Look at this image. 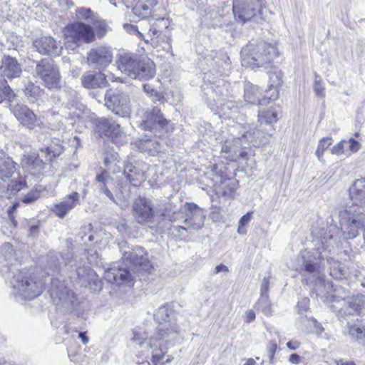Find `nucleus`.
Segmentation results:
<instances>
[{
  "instance_id": "1",
  "label": "nucleus",
  "mask_w": 365,
  "mask_h": 365,
  "mask_svg": "<svg viewBox=\"0 0 365 365\" xmlns=\"http://www.w3.org/2000/svg\"><path fill=\"white\" fill-rule=\"evenodd\" d=\"M178 312L174 302L166 303L160 306L154 313V319L159 325L157 327L154 336L150 339L149 346L153 348L155 341H160V348L154 349L153 352V363L155 365L163 364L171 361L170 356L163 361L168 351L166 344L170 340L179 337L180 329L177 324Z\"/></svg>"
},
{
  "instance_id": "2",
  "label": "nucleus",
  "mask_w": 365,
  "mask_h": 365,
  "mask_svg": "<svg viewBox=\"0 0 365 365\" xmlns=\"http://www.w3.org/2000/svg\"><path fill=\"white\" fill-rule=\"evenodd\" d=\"M122 259L126 268L113 267L106 272L105 278L110 282L133 284L132 272L151 274L155 269L149 259L148 254L140 247H120Z\"/></svg>"
},
{
  "instance_id": "3",
  "label": "nucleus",
  "mask_w": 365,
  "mask_h": 365,
  "mask_svg": "<svg viewBox=\"0 0 365 365\" xmlns=\"http://www.w3.org/2000/svg\"><path fill=\"white\" fill-rule=\"evenodd\" d=\"M351 205L339 212L340 230L346 239H354L359 235L361 223L364 222L365 213V180L358 179L349 187Z\"/></svg>"
},
{
  "instance_id": "4",
  "label": "nucleus",
  "mask_w": 365,
  "mask_h": 365,
  "mask_svg": "<svg viewBox=\"0 0 365 365\" xmlns=\"http://www.w3.org/2000/svg\"><path fill=\"white\" fill-rule=\"evenodd\" d=\"M276 56L274 46L264 41H252L242 48L241 63L242 66L252 70L268 68Z\"/></svg>"
},
{
  "instance_id": "5",
  "label": "nucleus",
  "mask_w": 365,
  "mask_h": 365,
  "mask_svg": "<svg viewBox=\"0 0 365 365\" xmlns=\"http://www.w3.org/2000/svg\"><path fill=\"white\" fill-rule=\"evenodd\" d=\"M5 277L9 281L16 297L33 299L43 292V283L41 279L32 277L27 272L15 267H8Z\"/></svg>"
},
{
  "instance_id": "6",
  "label": "nucleus",
  "mask_w": 365,
  "mask_h": 365,
  "mask_svg": "<svg viewBox=\"0 0 365 365\" xmlns=\"http://www.w3.org/2000/svg\"><path fill=\"white\" fill-rule=\"evenodd\" d=\"M318 255L317 257L314 253L304 251L301 252L297 257V264L296 269L298 270L301 274L307 279H304L306 284L310 283H322L324 282V276L321 270L319 262L323 258L322 253L316 252Z\"/></svg>"
},
{
  "instance_id": "7",
  "label": "nucleus",
  "mask_w": 365,
  "mask_h": 365,
  "mask_svg": "<svg viewBox=\"0 0 365 365\" xmlns=\"http://www.w3.org/2000/svg\"><path fill=\"white\" fill-rule=\"evenodd\" d=\"M95 33L91 25L78 21L71 24L65 29V46L74 51L82 43H90L95 41Z\"/></svg>"
},
{
  "instance_id": "8",
  "label": "nucleus",
  "mask_w": 365,
  "mask_h": 365,
  "mask_svg": "<svg viewBox=\"0 0 365 365\" xmlns=\"http://www.w3.org/2000/svg\"><path fill=\"white\" fill-rule=\"evenodd\" d=\"M264 0H233L232 11L238 22L245 23L251 20L257 13L262 14Z\"/></svg>"
},
{
  "instance_id": "9",
  "label": "nucleus",
  "mask_w": 365,
  "mask_h": 365,
  "mask_svg": "<svg viewBox=\"0 0 365 365\" xmlns=\"http://www.w3.org/2000/svg\"><path fill=\"white\" fill-rule=\"evenodd\" d=\"M105 106L120 117H127L130 112L129 96L120 90H109L106 92Z\"/></svg>"
},
{
  "instance_id": "10",
  "label": "nucleus",
  "mask_w": 365,
  "mask_h": 365,
  "mask_svg": "<svg viewBox=\"0 0 365 365\" xmlns=\"http://www.w3.org/2000/svg\"><path fill=\"white\" fill-rule=\"evenodd\" d=\"M35 73L47 88L51 89L60 87L61 76L52 61L45 59L38 62L35 68Z\"/></svg>"
},
{
  "instance_id": "11",
  "label": "nucleus",
  "mask_w": 365,
  "mask_h": 365,
  "mask_svg": "<svg viewBox=\"0 0 365 365\" xmlns=\"http://www.w3.org/2000/svg\"><path fill=\"white\" fill-rule=\"evenodd\" d=\"M50 296L56 305H61L69 309L75 301L74 293L66 285L64 281L59 279H52L50 288Z\"/></svg>"
},
{
  "instance_id": "12",
  "label": "nucleus",
  "mask_w": 365,
  "mask_h": 365,
  "mask_svg": "<svg viewBox=\"0 0 365 365\" xmlns=\"http://www.w3.org/2000/svg\"><path fill=\"white\" fill-rule=\"evenodd\" d=\"M133 214L139 224L149 225L154 222L155 210L151 200L146 197H138L133 204Z\"/></svg>"
},
{
  "instance_id": "13",
  "label": "nucleus",
  "mask_w": 365,
  "mask_h": 365,
  "mask_svg": "<svg viewBox=\"0 0 365 365\" xmlns=\"http://www.w3.org/2000/svg\"><path fill=\"white\" fill-rule=\"evenodd\" d=\"M184 224L189 230H198L204 225L205 215L196 204L186 202L182 207Z\"/></svg>"
},
{
  "instance_id": "14",
  "label": "nucleus",
  "mask_w": 365,
  "mask_h": 365,
  "mask_svg": "<svg viewBox=\"0 0 365 365\" xmlns=\"http://www.w3.org/2000/svg\"><path fill=\"white\" fill-rule=\"evenodd\" d=\"M339 317L341 318L342 323L346 322V324L344 329V334L349 336L353 340H357L362 344L365 343V339H364L365 323H363L362 320L356 316L339 315Z\"/></svg>"
},
{
  "instance_id": "15",
  "label": "nucleus",
  "mask_w": 365,
  "mask_h": 365,
  "mask_svg": "<svg viewBox=\"0 0 365 365\" xmlns=\"http://www.w3.org/2000/svg\"><path fill=\"white\" fill-rule=\"evenodd\" d=\"M140 57L133 53L122 52L118 54L117 59L118 68L125 75L136 79L137 66Z\"/></svg>"
},
{
  "instance_id": "16",
  "label": "nucleus",
  "mask_w": 365,
  "mask_h": 365,
  "mask_svg": "<svg viewBox=\"0 0 365 365\" xmlns=\"http://www.w3.org/2000/svg\"><path fill=\"white\" fill-rule=\"evenodd\" d=\"M34 46L36 51L43 55L58 56L63 47L60 42H57L51 36H42L34 41Z\"/></svg>"
},
{
  "instance_id": "17",
  "label": "nucleus",
  "mask_w": 365,
  "mask_h": 365,
  "mask_svg": "<svg viewBox=\"0 0 365 365\" xmlns=\"http://www.w3.org/2000/svg\"><path fill=\"white\" fill-rule=\"evenodd\" d=\"M167 123L160 110L155 107L145 112L141 126L143 129L153 130L163 128Z\"/></svg>"
},
{
  "instance_id": "18",
  "label": "nucleus",
  "mask_w": 365,
  "mask_h": 365,
  "mask_svg": "<svg viewBox=\"0 0 365 365\" xmlns=\"http://www.w3.org/2000/svg\"><path fill=\"white\" fill-rule=\"evenodd\" d=\"M14 114L23 125L29 129H34L41 123L34 113L24 105H16L14 108Z\"/></svg>"
},
{
  "instance_id": "19",
  "label": "nucleus",
  "mask_w": 365,
  "mask_h": 365,
  "mask_svg": "<svg viewBox=\"0 0 365 365\" xmlns=\"http://www.w3.org/2000/svg\"><path fill=\"white\" fill-rule=\"evenodd\" d=\"M113 60V53L108 47H98L92 49L88 55V61L90 63L101 68L108 66Z\"/></svg>"
},
{
  "instance_id": "20",
  "label": "nucleus",
  "mask_w": 365,
  "mask_h": 365,
  "mask_svg": "<svg viewBox=\"0 0 365 365\" xmlns=\"http://www.w3.org/2000/svg\"><path fill=\"white\" fill-rule=\"evenodd\" d=\"M348 306L339 311V315L358 317L365 307V295L357 294L352 296L347 300Z\"/></svg>"
},
{
  "instance_id": "21",
  "label": "nucleus",
  "mask_w": 365,
  "mask_h": 365,
  "mask_svg": "<svg viewBox=\"0 0 365 365\" xmlns=\"http://www.w3.org/2000/svg\"><path fill=\"white\" fill-rule=\"evenodd\" d=\"M361 148V144L357 140L350 138L349 140H341L330 148V153L336 156L356 153Z\"/></svg>"
},
{
  "instance_id": "22",
  "label": "nucleus",
  "mask_w": 365,
  "mask_h": 365,
  "mask_svg": "<svg viewBox=\"0 0 365 365\" xmlns=\"http://www.w3.org/2000/svg\"><path fill=\"white\" fill-rule=\"evenodd\" d=\"M1 74L8 78L19 77L22 70L20 64L15 58L4 56L0 67Z\"/></svg>"
},
{
  "instance_id": "23",
  "label": "nucleus",
  "mask_w": 365,
  "mask_h": 365,
  "mask_svg": "<svg viewBox=\"0 0 365 365\" xmlns=\"http://www.w3.org/2000/svg\"><path fill=\"white\" fill-rule=\"evenodd\" d=\"M79 201V194L76 192L67 195L63 201L54 205L53 212L61 218L64 217L73 210Z\"/></svg>"
},
{
  "instance_id": "24",
  "label": "nucleus",
  "mask_w": 365,
  "mask_h": 365,
  "mask_svg": "<svg viewBox=\"0 0 365 365\" xmlns=\"http://www.w3.org/2000/svg\"><path fill=\"white\" fill-rule=\"evenodd\" d=\"M78 281L83 286L93 284L95 289H101V281L98 279L95 272L89 267H80L76 269Z\"/></svg>"
},
{
  "instance_id": "25",
  "label": "nucleus",
  "mask_w": 365,
  "mask_h": 365,
  "mask_svg": "<svg viewBox=\"0 0 365 365\" xmlns=\"http://www.w3.org/2000/svg\"><path fill=\"white\" fill-rule=\"evenodd\" d=\"M238 188V182L235 179L224 178L220 180L219 185L216 186V195L219 197L232 199Z\"/></svg>"
},
{
  "instance_id": "26",
  "label": "nucleus",
  "mask_w": 365,
  "mask_h": 365,
  "mask_svg": "<svg viewBox=\"0 0 365 365\" xmlns=\"http://www.w3.org/2000/svg\"><path fill=\"white\" fill-rule=\"evenodd\" d=\"M269 277H264L260 287V297L258 299L256 307L261 310L265 315L272 314L271 304L269 299Z\"/></svg>"
},
{
  "instance_id": "27",
  "label": "nucleus",
  "mask_w": 365,
  "mask_h": 365,
  "mask_svg": "<svg viewBox=\"0 0 365 365\" xmlns=\"http://www.w3.org/2000/svg\"><path fill=\"white\" fill-rule=\"evenodd\" d=\"M82 85L86 88L107 86L106 76L101 73H86L81 78Z\"/></svg>"
},
{
  "instance_id": "28",
  "label": "nucleus",
  "mask_w": 365,
  "mask_h": 365,
  "mask_svg": "<svg viewBox=\"0 0 365 365\" xmlns=\"http://www.w3.org/2000/svg\"><path fill=\"white\" fill-rule=\"evenodd\" d=\"M261 92L257 86L247 83L245 86V101L252 105H264L268 103V98H260Z\"/></svg>"
},
{
  "instance_id": "29",
  "label": "nucleus",
  "mask_w": 365,
  "mask_h": 365,
  "mask_svg": "<svg viewBox=\"0 0 365 365\" xmlns=\"http://www.w3.org/2000/svg\"><path fill=\"white\" fill-rule=\"evenodd\" d=\"M95 130L101 136L110 137L113 130L118 129V123L112 119L98 118L94 120Z\"/></svg>"
},
{
  "instance_id": "30",
  "label": "nucleus",
  "mask_w": 365,
  "mask_h": 365,
  "mask_svg": "<svg viewBox=\"0 0 365 365\" xmlns=\"http://www.w3.org/2000/svg\"><path fill=\"white\" fill-rule=\"evenodd\" d=\"M136 78H151L155 74V66L150 58H143L139 60V63L136 69Z\"/></svg>"
},
{
  "instance_id": "31",
  "label": "nucleus",
  "mask_w": 365,
  "mask_h": 365,
  "mask_svg": "<svg viewBox=\"0 0 365 365\" xmlns=\"http://www.w3.org/2000/svg\"><path fill=\"white\" fill-rule=\"evenodd\" d=\"M154 336V334H153ZM152 335L148 337V332L143 328L138 327L134 329L133 331V336L131 340L135 345H138L139 346H142L144 344H146L147 347H149L152 349V353L153 352L154 349L160 348V341L156 342L154 345L153 348H151L149 346L150 339Z\"/></svg>"
},
{
  "instance_id": "32",
  "label": "nucleus",
  "mask_w": 365,
  "mask_h": 365,
  "mask_svg": "<svg viewBox=\"0 0 365 365\" xmlns=\"http://www.w3.org/2000/svg\"><path fill=\"white\" fill-rule=\"evenodd\" d=\"M269 71V90H274L269 99H276L278 97V88L282 83V73L277 68L270 66Z\"/></svg>"
},
{
  "instance_id": "33",
  "label": "nucleus",
  "mask_w": 365,
  "mask_h": 365,
  "mask_svg": "<svg viewBox=\"0 0 365 365\" xmlns=\"http://www.w3.org/2000/svg\"><path fill=\"white\" fill-rule=\"evenodd\" d=\"M160 214L172 222L180 220L183 218L182 208L178 210L175 205L170 202L165 205L164 208L160 211Z\"/></svg>"
},
{
  "instance_id": "34",
  "label": "nucleus",
  "mask_w": 365,
  "mask_h": 365,
  "mask_svg": "<svg viewBox=\"0 0 365 365\" xmlns=\"http://www.w3.org/2000/svg\"><path fill=\"white\" fill-rule=\"evenodd\" d=\"M16 163L14 161H0V179L6 180L13 175L19 177V174L16 172Z\"/></svg>"
},
{
  "instance_id": "35",
  "label": "nucleus",
  "mask_w": 365,
  "mask_h": 365,
  "mask_svg": "<svg viewBox=\"0 0 365 365\" xmlns=\"http://www.w3.org/2000/svg\"><path fill=\"white\" fill-rule=\"evenodd\" d=\"M123 166V173L130 182L135 180V176L140 175L143 172L130 161H118Z\"/></svg>"
},
{
  "instance_id": "36",
  "label": "nucleus",
  "mask_w": 365,
  "mask_h": 365,
  "mask_svg": "<svg viewBox=\"0 0 365 365\" xmlns=\"http://www.w3.org/2000/svg\"><path fill=\"white\" fill-rule=\"evenodd\" d=\"M300 323L307 329L313 328V331L319 336H321L324 331V328L314 317L302 316L300 317Z\"/></svg>"
},
{
  "instance_id": "37",
  "label": "nucleus",
  "mask_w": 365,
  "mask_h": 365,
  "mask_svg": "<svg viewBox=\"0 0 365 365\" xmlns=\"http://www.w3.org/2000/svg\"><path fill=\"white\" fill-rule=\"evenodd\" d=\"M156 145H159V143L157 141H153L151 139L145 138V139H140L138 141H136L133 143H131V145L133 148H136L141 153L144 152H148L150 153H153L152 147L155 149V150L157 149Z\"/></svg>"
},
{
  "instance_id": "38",
  "label": "nucleus",
  "mask_w": 365,
  "mask_h": 365,
  "mask_svg": "<svg viewBox=\"0 0 365 365\" xmlns=\"http://www.w3.org/2000/svg\"><path fill=\"white\" fill-rule=\"evenodd\" d=\"M153 9L145 4L137 0L133 7L132 13L135 16L140 19H145L150 16Z\"/></svg>"
},
{
  "instance_id": "39",
  "label": "nucleus",
  "mask_w": 365,
  "mask_h": 365,
  "mask_svg": "<svg viewBox=\"0 0 365 365\" xmlns=\"http://www.w3.org/2000/svg\"><path fill=\"white\" fill-rule=\"evenodd\" d=\"M242 128V133H239L238 135L235 136L233 138L236 143H237L238 141H241V142L251 141L252 142L253 140L254 136L258 135L259 134V130H253L252 132L250 128H249V130H247L246 126L239 125V128Z\"/></svg>"
},
{
  "instance_id": "40",
  "label": "nucleus",
  "mask_w": 365,
  "mask_h": 365,
  "mask_svg": "<svg viewBox=\"0 0 365 365\" xmlns=\"http://www.w3.org/2000/svg\"><path fill=\"white\" fill-rule=\"evenodd\" d=\"M11 178H13L9 182L6 181L5 192L11 191V193H16L26 187V183L21 180H17L19 178L17 175H13Z\"/></svg>"
},
{
  "instance_id": "41",
  "label": "nucleus",
  "mask_w": 365,
  "mask_h": 365,
  "mask_svg": "<svg viewBox=\"0 0 365 365\" xmlns=\"http://www.w3.org/2000/svg\"><path fill=\"white\" fill-rule=\"evenodd\" d=\"M98 189L103 192L109 199L114 201V196L110 190L108 188L107 183V173L103 172L96 176Z\"/></svg>"
},
{
  "instance_id": "42",
  "label": "nucleus",
  "mask_w": 365,
  "mask_h": 365,
  "mask_svg": "<svg viewBox=\"0 0 365 365\" xmlns=\"http://www.w3.org/2000/svg\"><path fill=\"white\" fill-rule=\"evenodd\" d=\"M93 25V29L97 36L99 38L103 37L108 30V26L104 20L100 19L96 16L95 20H93L91 23Z\"/></svg>"
},
{
  "instance_id": "43",
  "label": "nucleus",
  "mask_w": 365,
  "mask_h": 365,
  "mask_svg": "<svg viewBox=\"0 0 365 365\" xmlns=\"http://www.w3.org/2000/svg\"><path fill=\"white\" fill-rule=\"evenodd\" d=\"M41 93L42 90L41 88L32 82H29L26 86L25 94L29 101L31 103L35 102V101L41 96Z\"/></svg>"
},
{
  "instance_id": "44",
  "label": "nucleus",
  "mask_w": 365,
  "mask_h": 365,
  "mask_svg": "<svg viewBox=\"0 0 365 365\" xmlns=\"http://www.w3.org/2000/svg\"><path fill=\"white\" fill-rule=\"evenodd\" d=\"M328 262L331 264L330 266V275L336 279H341L345 277L346 273L344 269V267L339 262H333L331 263L329 259Z\"/></svg>"
},
{
  "instance_id": "45",
  "label": "nucleus",
  "mask_w": 365,
  "mask_h": 365,
  "mask_svg": "<svg viewBox=\"0 0 365 365\" xmlns=\"http://www.w3.org/2000/svg\"><path fill=\"white\" fill-rule=\"evenodd\" d=\"M76 16L78 20L85 21L90 24L95 20V18L96 17L91 9L85 7L77 9L76 10Z\"/></svg>"
},
{
  "instance_id": "46",
  "label": "nucleus",
  "mask_w": 365,
  "mask_h": 365,
  "mask_svg": "<svg viewBox=\"0 0 365 365\" xmlns=\"http://www.w3.org/2000/svg\"><path fill=\"white\" fill-rule=\"evenodd\" d=\"M333 142V139L331 137H324L319 140L317 150L315 151V155L319 159L322 158L324 153L327 150L328 148H331Z\"/></svg>"
},
{
  "instance_id": "47",
  "label": "nucleus",
  "mask_w": 365,
  "mask_h": 365,
  "mask_svg": "<svg viewBox=\"0 0 365 365\" xmlns=\"http://www.w3.org/2000/svg\"><path fill=\"white\" fill-rule=\"evenodd\" d=\"M1 252L7 264L12 265L13 262L16 261V253L11 243H4L1 247Z\"/></svg>"
},
{
  "instance_id": "48",
  "label": "nucleus",
  "mask_w": 365,
  "mask_h": 365,
  "mask_svg": "<svg viewBox=\"0 0 365 365\" xmlns=\"http://www.w3.org/2000/svg\"><path fill=\"white\" fill-rule=\"evenodd\" d=\"M41 153L45 154L41 157L52 160L53 158L59 157V155L63 153V148L60 145H51L46 147L45 149H41Z\"/></svg>"
},
{
  "instance_id": "49",
  "label": "nucleus",
  "mask_w": 365,
  "mask_h": 365,
  "mask_svg": "<svg viewBox=\"0 0 365 365\" xmlns=\"http://www.w3.org/2000/svg\"><path fill=\"white\" fill-rule=\"evenodd\" d=\"M110 138L116 145H123L128 141V135L122 130L119 124H118V129L113 130Z\"/></svg>"
},
{
  "instance_id": "50",
  "label": "nucleus",
  "mask_w": 365,
  "mask_h": 365,
  "mask_svg": "<svg viewBox=\"0 0 365 365\" xmlns=\"http://www.w3.org/2000/svg\"><path fill=\"white\" fill-rule=\"evenodd\" d=\"M258 117L260 123H272L277 120V114L273 110L259 111Z\"/></svg>"
},
{
  "instance_id": "51",
  "label": "nucleus",
  "mask_w": 365,
  "mask_h": 365,
  "mask_svg": "<svg viewBox=\"0 0 365 365\" xmlns=\"http://www.w3.org/2000/svg\"><path fill=\"white\" fill-rule=\"evenodd\" d=\"M14 96V93L7 81L5 79L0 78V103L6 98L11 99Z\"/></svg>"
},
{
  "instance_id": "52",
  "label": "nucleus",
  "mask_w": 365,
  "mask_h": 365,
  "mask_svg": "<svg viewBox=\"0 0 365 365\" xmlns=\"http://www.w3.org/2000/svg\"><path fill=\"white\" fill-rule=\"evenodd\" d=\"M43 190L44 189L41 186L36 187L23 197L22 202L26 204L35 202L41 197V193Z\"/></svg>"
},
{
  "instance_id": "53",
  "label": "nucleus",
  "mask_w": 365,
  "mask_h": 365,
  "mask_svg": "<svg viewBox=\"0 0 365 365\" xmlns=\"http://www.w3.org/2000/svg\"><path fill=\"white\" fill-rule=\"evenodd\" d=\"M124 29L130 34H135L139 38L143 39L145 43H148L149 40L144 38V35L142 32L138 31V29L136 26L125 24L123 25Z\"/></svg>"
},
{
  "instance_id": "54",
  "label": "nucleus",
  "mask_w": 365,
  "mask_h": 365,
  "mask_svg": "<svg viewBox=\"0 0 365 365\" xmlns=\"http://www.w3.org/2000/svg\"><path fill=\"white\" fill-rule=\"evenodd\" d=\"M217 63L223 67L224 70H228L230 67V61L226 53L220 52L219 56L217 57Z\"/></svg>"
},
{
  "instance_id": "55",
  "label": "nucleus",
  "mask_w": 365,
  "mask_h": 365,
  "mask_svg": "<svg viewBox=\"0 0 365 365\" xmlns=\"http://www.w3.org/2000/svg\"><path fill=\"white\" fill-rule=\"evenodd\" d=\"M118 161H104L105 166L108 169V171L113 173L123 172V166Z\"/></svg>"
},
{
  "instance_id": "56",
  "label": "nucleus",
  "mask_w": 365,
  "mask_h": 365,
  "mask_svg": "<svg viewBox=\"0 0 365 365\" xmlns=\"http://www.w3.org/2000/svg\"><path fill=\"white\" fill-rule=\"evenodd\" d=\"M314 90L316 93L317 96L320 97H324L325 95L324 93V87L323 86L322 81L320 78L316 76L314 83Z\"/></svg>"
},
{
  "instance_id": "57",
  "label": "nucleus",
  "mask_w": 365,
  "mask_h": 365,
  "mask_svg": "<svg viewBox=\"0 0 365 365\" xmlns=\"http://www.w3.org/2000/svg\"><path fill=\"white\" fill-rule=\"evenodd\" d=\"M187 230L189 229L187 226H173L171 228V233L175 237L182 240L185 237V232H187Z\"/></svg>"
},
{
  "instance_id": "58",
  "label": "nucleus",
  "mask_w": 365,
  "mask_h": 365,
  "mask_svg": "<svg viewBox=\"0 0 365 365\" xmlns=\"http://www.w3.org/2000/svg\"><path fill=\"white\" fill-rule=\"evenodd\" d=\"M309 306V299L304 297L298 302L297 308L299 314H302L308 310Z\"/></svg>"
},
{
  "instance_id": "59",
  "label": "nucleus",
  "mask_w": 365,
  "mask_h": 365,
  "mask_svg": "<svg viewBox=\"0 0 365 365\" xmlns=\"http://www.w3.org/2000/svg\"><path fill=\"white\" fill-rule=\"evenodd\" d=\"M211 172L213 175H217V173L222 171V168H226L225 161H217V163L210 165Z\"/></svg>"
},
{
  "instance_id": "60",
  "label": "nucleus",
  "mask_w": 365,
  "mask_h": 365,
  "mask_svg": "<svg viewBox=\"0 0 365 365\" xmlns=\"http://www.w3.org/2000/svg\"><path fill=\"white\" fill-rule=\"evenodd\" d=\"M277 350V344L274 341H271L267 347L268 356L269 362H273V359L274 357V354Z\"/></svg>"
},
{
  "instance_id": "61",
  "label": "nucleus",
  "mask_w": 365,
  "mask_h": 365,
  "mask_svg": "<svg viewBox=\"0 0 365 365\" xmlns=\"http://www.w3.org/2000/svg\"><path fill=\"white\" fill-rule=\"evenodd\" d=\"M252 212H247L244 215L240 220L239 223L242 225L247 226L252 219Z\"/></svg>"
},
{
  "instance_id": "62",
  "label": "nucleus",
  "mask_w": 365,
  "mask_h": 365,
  "mask_svg": "<svg viewBox=\"0 0 365 365\" xmlns=\"http://www.w3.org/2000/svg\"><path fill=\"white\" fill-rule=\"evenodd\" d=\"M118 158V154L117 152L113 151V150L110 151V150H107L103 160H116Z\"/></svg>"
},
{
  "instance_id": "63",
  "label": "nucleus",
  "mask_w": 365,
  "mask_h": 365,
  "mask_svg": "<svg viewBox=\"0 0 365 365\" xmlns=\"http://www.w3.org/2000/svg\"><path fill=\"white\" fill-rule=\"evenodd\" d=\"M255 319V314L254 311L249 310L245 313V322L250 324Z\"/></svg>"
},
{
  "instance_id": "64",
  "label": "nucleus",
  "mask_w": 365,
  "mask_h": 365,
  "mask_svg": "<svg viewBox=\"0 0 365 365\" xmlns=\"http://www.w3.org/2000/svg\"><path fill=\"white\" fill-rule=\"evenodd\" d=\"M16 205H14L12 207H10L8 210V214H9V217H11V222L14 227H16L17 225L16 220L12 216V215H13L14 212L16 210Z\"/></svg>"
}]
</instances>
